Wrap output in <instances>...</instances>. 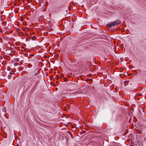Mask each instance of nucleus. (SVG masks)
<instances>
[{
  "mask_svg": "<svg viewBox=\"0 0 146 146\" xmlns=\"http://www.w3.org/2000/svg\"><path fill=\"white\" fill-rule=\"evenodd\" d=\"M121 21L119 19L116 20L114 22L108 24V26L110 28H112L114 26H117L121 23Z\"/></svg>",
  "mask_w": 146,
  "mask_h": 146,
  "instance_id": "f257e3e1",
  "label": "nucleus"
},
{
  "mask_svg": "<svg viewBox=\"0 0 146 146\" xmlns=\"http://www.w3.org/2000/svg\"><path fill=\"white\" fill-rule=\"evenodd\" d=\"M29 82V84H28V86L30 87L31 86H35L36 85V84H37L38 81H36L35 80V78H33V79L31 81L29 80H27L26 81V82Z\"/></svg>",
  "mask_w": 146,
  "mask_h": 146,
  "instance_id": "f03ea898",
  "label": "nucleus"
},
{
  "mask_svg": "<svg viewBox=\"0 0 146 146\" xmlns=\"http://www.w3.org/2000/svg\"><path fill=\"white\" fill-rule=\"evenodd\" d=\"M34 55H30V56L28 57V58L29 59V62L30 63L35 64V61L36 59L37 58L35 56H33Z\"/></svg>",
  "mask_w": 146,
  "mask_h": 146,
  "instance_id": "7ed1b4c3",
  "label": "nucleus"
},
{
  "mask_svg": "<svg viewBox=\"0 0 146 146\" xmlns=\"http://www.w3.org/2000/svg\"><path fill=\"white\" fill-rule=\"evenodd\" d=\"M3 29L6 31L8 30V27L7 26H5L3 27Z\"/></svg>",
  "mask_w": 146,
  "mask_h": 146,
  "instance_id": "20e7f679",
  "label": "nucleus"
},
{
  "mask_svg": "<svg viewBox=\"0 0 146 146\" xmlns=\"http://www.w3.org/2000/svg\"><path fill=\"white\" fill-rule=\"evenodd\" d=\"M128 84V82L127 81L124 82V85L125 86H127Z\"/></svg>",
  "mask_w": 146,
  "mask_h": 146,
  "instance_id": "39448f33",
  "label": "nucleus"
},
{
  "mask_svg": "<svg viewBox=\"0 0 146 146\" xmlns=\"http://www.w3.org/2000/svg\"><path fill=\"white\" fill-rule=\"evenodd\" d=\"M31 63H30L29 64H28V66L29 67V68H31V67L32 66V65L31 64Z\"/></svg>",
  "mask_w": 146,
  "mask_h": 146,
  "instance_id": "423d86ee",
  "label": "nucleus"
},
{
  "mask_svg": "<svg viewBox=\"0 0 146 146\" xmlns=\"http://www.w3.org/2000/svg\"><path fill=\"white\" fill-rule=\"evenodd\" d=\"M64 81L65 82H67L68 81V80L66 78L64 79Z\"/></svg>",
  "mask_w": 146,
  "mask_h": 146,
  "instance_id": "0eeeda50",
  "label": "nucleus"
},
{
  "mask_svg": "<svg viewBox=\"0 0 146 146\" xmlns=\"http://www.w3.org/2000/svg\"><path fill=\"white\" fill-rule=\"evenodd\" d=\"M37 73H36L35 74V76H36L37 75Z\"/></svg>",
  "mask_w": 146,
  "mask_h": 146,
  "instance_id": "6e6552de",
  "label": "nucleus"
},
{
  "mask_svg": "<svg viewBox=\"0 0 146 146\" xmlns=\"http://www.w3.org/2000/svg\"><path fill=\"white\" fill-rule=\"evenodd\" d=\"M32 40H34V38H33V37H32Z\"/></svg>",
  "mask_w": 146,
  "mask_h": 146,
  "instance_id": "1a4fd4ad",
  "label": "nucleus"
},
{
  "mask_svg": "<svg viewBox=\"0 0 146 146\" xmlns=\"http://www.w3.org/2000/svg\"><path fill=\"white\" fill-rule=\"evenodd\" d=\"M66 13H67V12H68V10H66Z\"/></svg>",
  "mask_w": 146,
  "mask_h": 146,
  "instance_id": "9d476101",
  "label": "nucleus"
},
{
  "mask_svg": "<svg viewBox=\"0 0 146 146\" xmlns=\"http://www.w3.org/2000/svg\"><path fill=\"white\" fill-rule=\"evenodd\" d=\"M139 133H141V131H139Z\"/></svg>",
  "mask_w": 146,
  "mask_h": 146,
  "instance_id": "9b49d317",
  "label": "nucleus"
},
{
  "mask_svg": "<svg viewBox=\"0 0 146 146\" xmlns=\"http://www.w3.org/2000/svg\"><path fill=\"white\" fill-rule=\"evenodd\" d=\"M51 15V14H49V16H50V15Z\"/></svg>",
  "mask_w": 146,
  "mask_h": 146,
  "instance_id": "f8f14e48",
  "label": "nucleus"
},
{
  "mask_svg": "<svg viewBox=\"0 0 146 146\" xmlns=\"http://www.w3.org/2000/svg\"><path fill=\"white\" fill-rule=\"evenodd\" d=\"M60 78H58V79H59Z\"/></svg>",
  "mask_w": 146,
  "mask_h": 146,
  "instance_id": "ddd939ff",
  "label": "nucleus"
}]
</instances>
